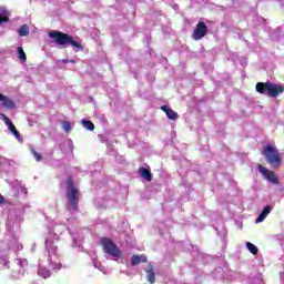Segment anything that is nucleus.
Returning a JSON list of instances; mask_svg holds the SVG:
<instances>
[{"instance_id": "1", "label": "nucleus", "mask_w": 284, "mask_h": 284, "mask_svg": "<svg viewBox=\"0 0 284 284\" xmlns=\"http://www.w3.org/2000/svg\"><path fill=\"white\" fill-rule=\"evenodd\" d=\"M50 39L53 40V43L62 47V48H68V45H71V48H77L78 50L83 51V45L79 42L75 41L74 37L63 33L61 31H50L49 32Z\"/></svg>"}, {"instance_id": "22", "label": "nucleus", "mask_w": 284, "mask_h": 284, "mask_svg": "<svg viewBox=\"0 0 284 284\" xmlns=\"http://www.w3.org/2000/svg\"><path fill=\"white\" fill-rule=\"evenodd\" d=\"M8 21H10V18H8V16L0 17V23H8Z\"/></svg>"}, {"instance_id": "9", "label": "nucleus", "mask_w": 284, "mask_h": 284, "mask_svg": "<svg viewBox=\"0 0 284 284\" xmlns=\"http://www.w3.org/2000/svg\"><path fill=\"white\" fill-rule=\"evenodd\" d=\"M0 102L2 108H6L7 110H14V108H17L14 100L3 95L2 93H0Z\"/></svg>"}, {"instance_id": "2", "label": "nucleus", "mask_w": 284, "mask_h": 284, "mask_svg": "<svg viewBox=\"0 0 284 284\" xmlns=\"http://www.w3.org/2000/svg\"><path fill=\"white\" fill-rule=\"evenodd\" d=\"M65 185V196L69 203V210L71 212H79V196H81V194L79 193V189L74 185V179L72 175L67 176Z\"/></svg>"}, {"instance_id": "4", "label": "nucleus", "mask_w": 284, "mask_h": 284, "mask_svg": "<svg viewBox=\"0 0 284 284\" xmlns=\"http://www.w3.org/2000/svg\"><path fill=\"white\" fill-rule=\"evenodd\" d=\"M262 154L265 156L267 163L275 170L283 165V158L281 156V153L276 146L272 144L266 145Z\"/></svg>"}, {"instance_id": "23", "label": "nucleus", "mask_w": 284, "mask_h": 284, "mask_svg": "<svg viewBox=\"0 0 284 284\" xmlns=\"http://www.w3.org/2000/svg\"><path fill=\"white\" fill-rule=\"evenodd\" d=\"M161 110L168 114L170 112V108L168 105H162Z\"/></svg>"}, {"instance_id": "11", "label": "nucleus", "mask_w": 284, "mask_h": 284, "mask_svg": "<svg viewBox=\"0 0 284 284\" xmlns=\"http://www.w3.org/2000/svg\"><path fill=\"white\" fill-rule=\"evenodd\" d=\"M138 172H139V175L141 176V179H144L148 182L152 181V171H150V169L141 166L138 170Z\"/></svg>"}, {"instance_id": "25", "label": "nucleus", "mask_w": 284, "mask_h": 284, "mask_svg": "<svg viewBox=\"0 0 284 284\" xmlns=\"http://www.w3.org/2000/svg\"><path fill=\"white\" fill-rule=\"evenodd\" d=\"M48 276H50V271H45L44 278H48Z\"/></svg>"}, {"instance_id": "14", "label": "nucleus", "mask_w": 284, "mask_h": 284, "mask_svg": "<svg viewBox=\"0 0 284 284\" xmlns=\"http://www.w3.org/2000/svg\"><path fill=\"white\" fill-rule=\"evenodd\" d=\"M19 37H28L30 34V27L28 24H22L18 30Z\"/></svg>"}, {"instance_id": "15", "label": "nucleus", "mask_w": 284, "mask_h": 284, "mask_svg": "<svg viewBox=\"0 0 284 284\" xmlns=\"http://www.w3.org/2000/svg\"><path fill=\"white\" fill-rule=\"evenodd\" d=\"M81 123L85 130H89L90 132H94V123L92 121L82 120Z\"/></svg>"}, {"instance_id": "7", "label": "nucleus", "mask_w": 284, "mask_h": 284, "mask_svg": "<svg viewBox=\"0 0 284 284\" xmlns=\"http://www.w3.org/2000/svg\"><path fill=\"white\" fill-rule=\"evenodd\" d=\"M207 37V24L205 22L200 21L197 22L193 33H192V39L194 41H201V39Z\"/></svg>"}, {"instance_id": "3", "label": "nucleus", "mask_w": 284, "mask_h": 284, "mask_svg": "<svg viewBox=\"0 0 284 284\" xmlns=\"http://www.w3.org/2000/svg\"><path fill=\"white\" fill-rule=\"evenodd\" d=\"M256 92L258 94H267L271 99H276L278 94H283V84H276L272 82H257L255 85Z\"/></svg>"}, {"instance_id": "12", "label": "nucleus", "mask_w": 284, "mask_h": 284, "mask_svg": "<svg viewBox=\"0 0 284 284\" xmlns=\"http://www.w3.org/2000/svg\"><path fill=\"white\" fill-rule=\"evenodd\" d=\"M272 212V206H265L262 211V213L256 219L255 223H263L265 219H267V215Z\"/></svg>"}, {"instance_id": "13", "label": "nucleus", "mask_w": 284, "mask_h": 284, "mask_svg": "<svg viewBox=\"0 0 284 284\" xmlns=\"http://www.w3.org/2000/svg\"><path fill=\"white\" fill-rule=\"evenodd\" d=\"M140 263H148V256L145 255H133L131 257V265H139Z\"/></svg>"}, {"instance_id": "21", "label": "nucleus", "mask_w": 284, "mask_h": 284, "mask_svg": "<svg viewBox=\"0 0 284 284\" xmlns=\"http://www.w3.org/2000/svg\"><path fill=\"white\" fill-rule=\"evenodd\" d=\"M62 129L64 130V132H72V124H70L69 121H63Z\"/></svg>"}, {"instance_id": "18", "label": "nucleus", "mask_w": 284, "mask_h": 284, "mask_svg": "<svg viewBox=\"0 0 284 284\" xmlns=\"http://www.w3.org/2000/svg\"><path fill=\"white\" fill-rule=\"evenodd\" d=\"M18 59H20V61H28V55H26V51H23L22 47H18Z\"/></svg>"}, {"instance_id": "10", "label": "nucleus", "mask_w": 284, "mask_h": 284, "mask_svg": "<svg viewBox=\"0 0 284 284\" xmlns=\"http://www.w3.org/2000/svg\"><path fill=\"white\" fill-rule=\"evenodd\" d=\"M144 272H146V281H149L151 284L156 283V274L154 273V266L152 264H149L146 268H144Z\"/></svg>"}, {"instance_id": "27", "label": "nucleus", "mask_w": 284, "mask_h": 284, "mask_svg": "<svg viewBox=\"0 0 284 284\" xmlns=\"http://www.w3.org/2000/svg\"><path fill=\"white\" fill-rule=\"evenodd\" d=\"M42 272H43V270H40V271L38 272V274H42Z\"/></svg>"}, {"instance_id": "19", "label": "nucleus", "mask_w": 284, "mask_h": 284, "mask_svg": "<svg viewBox=\"0 0 284 284\" xmlns=\"http://www.w3.org/2000/svg\"><path fill=\"white\" fill-rule=\"evenodd\" d=\"M45 247H48L49 252L52 254H57L58 247L53 246L52 243H50V240H45Z\"/></svg>"}, {"instance_id": "16", "label": "nucleus", "mask_w": 284, "mask_h": 284, "mask_svg": "<svg viewBox=\"0 0 284 284\" xmlns=\"http://www.w3.org/2000/svg\"><path fill=\"white\" fill-rule=\"evenodd\" d=\"M246 247L248 252H251V254H253L254 256L258 254V247H256V245H254L252 242H246Z\"/></svg>"}, {"instance_id": "20", "label": "nucleus", "mask_w": 284, "mask_h": 284, "mask_svg": "<svg viewBox=\"0 0 284 284\" xmlns=\"http://www.w3.org/2000/svg\"><path fill=\"white\" fill-rule=\"evenodd\" d=\"M30 152H31V154L34 156V159H36V161H42L43 160V156L41 155V153H39V152H37L36 150H34V148H31L30 149Z\"/></svg>"}, {"instance_id": "5", "label": "nucleus", "mask_w": 284, "mask_h": 284, "mask_svg": "<svg viewBox=\"0 0 284 284\" xmlns=\"http://www.w3.org/2000/svg\"><path fill=\"white\" fill-rule=\"evenodd\" d=\"M101 244L104 253L109 254V256H113V258H121V256L123 255L119 246H116V244L113 243L112 240H110L109 237H102Z\"/></svg>"}, {"instance_id": "24", "label": "nucleus", "mask_w": 284, "mask_h": 284, "mask_svg": "<svg viewBox=\"0 0 284 284\" xmlns=\"http://www.w3.org/2000/svg\"><path fill=\"white\" fill-rule=\"evenodd\" d=\"M3 203H6V197L0 193V205H3Z\"/></svg>"}, {"instance_id": "6", "label": "nucleus", "mask_w": 284, "mask_h": 284, "mask_svg": "<svg viewBox=\"0 0 284 284\" xmlns=\"http://www.w3.org/2000/svg\"><path fill=\"white\" fill-rule=\"evenodd\" d=\"M257 170L260 174L266 179V181L273 183V185H278V176H276L274 171L267 170V168L263 166V164H257Z\"/></svg>"}, {"instance_id": "17", "label": "nucleus", "mask_w": 284, "mask_h": 284, "mask_svg": "<svg viewBox=\"0 0 284 284\" xmlns=\"http://www.w3.org/2000/svg\"><path fill=\"white\" fill-rule=\"evenodd\" d=\"M166 116L171 121H176L179 119V113H176L174 110L170 109L169 112H166Z\"/></svg>"}, {"instance_id": "8", "label": "nucleus", "mask_w": 284, "mask_h": 284, "mask_svg": "<svg viewBox=\"0 0 284 284\" xmlns=\"http://www.w3.org/2000/svg\"><path fill=\"white\" fill-rule=\"evenodd\" d=\"M1 116L6 125H8L10 132H12L13 136H16V139H21V133L19 130H17V126H14V123L11 122L10 118H8L6 114H2Z\"/></svg>"}, {"instance_id": "26", "label": "nucleus", "mask_w": 284, "mask_h": 284, "mask_svg": "<svg viewBox=\"0 0 284 284\" xmlns=\"http://www.w3.org/2000/svg\"><path fill=\"white\" fill-rule=\"evenodd\" d=\"M63 63H69V60H63Z\"/></svg>"}]
</instances>
